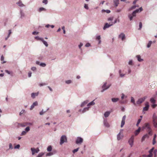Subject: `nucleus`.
<instances>
[{
    "label": "nucleus",
    "mask_w": 157,
    "mask_h": 157,
    "mask_svg": "<svg viewBox=\"0 0 157 157\" xmlns=\"http://www.w3.org/2000/svg\"><path fill=\"white\" fill-rule=\"evenodd\" d=\"M143 10L142 7L140 8L139 9H137L135 11H134L132 14H129L128 15V17L129 18L130 21H131L134 17L136 16V14L139 12H141Z\"/></svg>",
    "instance_id": "f257e3e1"
},
{
    "label": "nucleus",
    "mask_w": 157,
    "mask_h": 157,
    "mask_svg": "<svg viewBox=\"0 0 157 157\" xmlns=\"http://www.w3.org/2000/svg\"><path fill=\"white\" fill-rule=\"evenodd\" d=\"M60 144L61 145L64 142H67V140L66 136L65 135L62 136L60 138Z\"/></svg>",
    "instance_id": "f03ea898"
},
{
    "label": "nucleus",
    "mask_w": 157,
    "mask_h": 157,
    "mask_svg": "<svg viewBox=\"0 0 157 157\" xmlns=\"http://www.w3.org/2000/svg\"><path fill=\"white\" fill-rule=\"evenodd\" d=\"M95 104V103L94 102V100L89 103L88 105L87 106L88 107L85 108L83 110H82V112L83 113L85 112L86 111L88 110H89V108L90 107V106L91 105H93Z\"/></svg>",
    "instance_id": "7ed1b4c3"
},
{
    "label": "nucleus",
    "mask_w": 157,
    "mask_h": 157,
    "mask_svg": "<svg viewBox=\"0 0 157 157\" xmlns=\"http://www.w3.org/2000/svg\"><path fill=\"white\" fill-rule=\"evenodd\" d=\"M146 129L147 131H149L151 129L150 124L149 123H146L144 124V125L142 127V130Z\"/></svg>",
    "instance_id": "20e7f679"
},
{
    "label": "nucleus",
    "mask_w": 157,
    "mask_h": 157,
    "mask_svg": "<svg viewBox=\"0 0 157 157\" xmlns=\"http://www.w3.org/2000/svg\"><path fill=\"white\" fill-rule=\"evenodd\" d=\"M134 139V135H132L128 141V143L131 147H132L133 144Z\"/></svg>",
    "instance_id": "39448f33"
},
{
    "label": "nucleus",
    "mask_w": 157,
    "mask_h": 157,
    "mask_svg": "<svg viewBox=\"0 0 157 157\" xmlns=\"http://www.w3.org/2000/svg\"><path fill=\"white\" fill-rule=\"evenodd\" d=\"M147 98V96H144L143 98L139 99L138 101H136V103L139 105L141 104L145 101Z\"/></svg>",
    "instance_id": "423d86ee"
},
{
    "label": "nucleus",
    "mask_w": 157,
    "mask_h": 157,
    "mask_svg": "<svg viewBox=\"0 0 157 157\" xmlns=\"http://www.w3.org/2000/svg\"><path fill=\"white\" fill-rule=\"evenodd\" d=\"M31 150L32 152V155H34L35 153H37L39 151V149L38 148L35 149L34 148H31Z\"/></svg>",
    "instance_id": "0eeeda50"
},
{
    "label": "nucleus",
    "mask_w": 157,
    "mask_h": 157,
    "mask_svg": "<svg viewBox=\"0 0 157 157\" xmlns=\"http://www.w3.org/2000/svg\"><path fill=\"white\" fill-rule=\"evenodd\" d=\"M83 139L82 138L78 137L76 140V143L77 144H80L83 142Z\"/></svg>",
    "instance_id": "6e6552de"
},
{
    "label": "nucleus",
    "mask_w": 157,
    "mask_h": 157,
    "mask_svg": "<svg viewBox=\"0 0 157 157\" xmlns=\"http://www.w3.org/2000/svg\"><path fill=\"white\" fill-rule=\"evenodd\" d=\"M154 149V147L152 148L149 151V154L148 155H144V157H152L153 155L152 152H153Z\"/></svg>",
    "instance_id": "1a4fd4ad"
},
{
    "label": "nucleus",
    "mask_w": 157,
    "mask_h": 157,
    "mask_svg": "<svg viewBox=\"0 0 157 157\" xmlns=\"http://www.w3.org/2000/svg\"><path fill=\"white\" fill-rule=\"evenodd\" d=\"M118 38L121 39L122 41H123L125 39V35L124 33H122L119 35Z\"/></svg>",
    "instance_id": "9d476101"
},
{
    "label": "nucleus",
    "mask_w": 157,
    "mask_h": 157,
    "mask_svg": "<svg viewBox=\"0 0 157 157\" xmlns=\"http://www.w3.org/2000/svg\"><path fill=\"white\" fill-rule=\"evenodd\" d=\"M110 85H109L107 86L106 83H105L102 86V88L103 89V90L101 91V92H103L105 90L108 89L110 87Z\"/></svg>",
    "instance_id": "9b49d317"
},
{
    "label": "nucleus",
    "mask_w": 157,
    "mask_h": 157,
    "mask_svg": "<svg viewBox=\"0 0 157 157\" xmlns=\"http://www.w3.org/2000/svg\"><path fill=\"white\" fill-rule=\"evenodd\" d=\"M156 95H156H155L154 96V97L151 98L150 99V101L151 103H152L153 104H155L156 102V100H155V99L156 98Z\"/></svg>",
    "instance_id": "f8f14e48"
},
{
    "label": "nucleus",
    "mask_w": 157,
    "mask_h": 157,
    "mask_svg": "<svg viewBox=\"0 0 157 157\" xmlns=\"http://www.w3.org/2000/svg\"><path fill=\"white\" fill-rule=\"evenodd\" d=\"M145 106L143 110V111H147L149 108V103L148 102H147L145 104Z\"/></svg>",
    "instance_id": "ddd939ff"
},
{
    "label": "nucleus",
    "mask_w": 157,
    "mask_h": 157,
    "mask_svg": "<svg viewBox=\"0 0 157 157\" xmlns=\"http://www.w3.org/2000/svg\"><path fill=\"white\" fill-rule=\"evenodd\" d=\"M126 118V116H124L122 118L121 122V127H122L125 124V120Z\"/></svg>",
    "instance_id": "4468645a"
},
{
    "label": "nucleus",
    "mask_w": 157,
    "mask_h": 157,
    "mask_svg": "<svg viewBox=\"0 0 157 157\" xmlns=\"http://www.w3.org/2000/svg\"><path fill=\"white\" fill-rule=\"evenodd\" d=\"M113 25V23L111 24H109L108 23H106L105 24V25L103 27V29L105 30L106 29L109 28L111 26Z\"/></svg>",
    "instance_id": "2eb2a0df"
},
{
    "label": "nucleus",
    "mask_w": 157,
    "mask_h": 157,
    "mask_svg": "<svg viewBox=\"0 0 157 157\" xmlns=\"http://www.w3.org/2000/svg\"><path fill=\"white\" fill-rule=\"evenodd\" d=\"M123 137V135L121 134L120 132L117 135V139L118 140H119L122 139Z\"/></svg>",
    "instance_id": "dca6fc26"
},
{
    "label": "nucleus",
    "mask_w": 157,
    "mask_h": 157,
    "mask_svg": "<svg viewBox=\"0 0 157 157\" xmlns=\"http://www.w3.org/2000/svg\"><path fill=\"white\" fill-rule=\"evenodd\" d=\"M152 118L153 124H155V121L157 119V117L156 116L155 113H154L153 114Z\"/></svg>",
    "instance_id": "f3484780"
},
{
    "label": "nucleus",
    "mask_w": 157,
    "mask_h": 157,
    "mask_svg": "<svg viewBox=\"0 0 157 157\" xmlns=\"http://www.w3.org/2000/svg\"><path fill=\"white\" fill-rule=\"evenodd\" d=\"M104 125L107 127H109L110 125L109 123L106 120H105L104 121Z\"/></svg>",
    "instance_id": "a211bd4d"
},
{
    "label": "nucleus",
    "mask_w": 157,
    "mask_h": 157,
    "mask_svg": "<svg viewBox=\"0 0 157 157\" xmlns=\"http://www.w3.org/2000/svg\"><path fill=\"white\" fill-rule=\"evenodd\" d=\"M149 138V136L148 135L146 134L141 139V141L142 142L144 141L145 140V139L146 138Z\"/></svg>",
    "instance_id": "6ab92c4d"
},
{
    "label": "nucleus",
    "mask_w": 157,
    "mask_h": 157,
    "mask_svg": "<svg viewBox=\"0 0 157 157\" xmlns=\"http://www.w3.org/2000/svg\"><path fill=\"white\" fill-rule=\"evenodd\" d=\"M36 63L37 65H40L41 67H45L46 66L45 63H41L40 64V62L39 61H36Z\"/></svg>",
    "instance_id": "aec40b11"
},
{
    "label": "nucleus",
    "mask_w": 157,
    "mask_h": 157,
    "mask_svg": "<svg viewBox=\"0 0 157 157\" xmlns=\"http://www.w3.org/2000/svg\"><path fill=\"white\" fill-rule=\"evenodd\" d=\"M141 129V128L140 127H139L138 128V129L137 130H136L135 132V136H137V135L140 132V130Z\"/></svg>",
    "instance_id": "412c9836"
},
{
    "label": "nucleus",
    "mask_w": 157,
    "mask_h": 157,
    "mask_svg": "<svg viewBox=\"0 0 157 157\" xmlns=\"http://www.w3.org/2000/svg\"><path fill=\"white\" fill-rule=\"evenodd\" d=\"M139 62H141L143 60V59H142L141 58V57L140 55H137L136 56Z\"/></svg>",
    "instance_id": "4be33fe9"
},
{
    "label": "nucleus",
    "mask_w": 157,
    "mask_h": 157,
    "mask_svg": "<svg viewBox=\"0 0 157 157\" xmlns=\"http://www.w3.org/2000/svg\"><path fill=\"white\" fill-rule=\"evenodd\" d=\"M110 112L109 111H107L104 113V116L105 117H107L110 114Z\"/></svg>",
    "instance_id": "5701e85b"
},
{
    "label": "nucleus",
    "mask_w": 157,
    "mask_h": 157,
    "mask_svg": "<svg viewBox=\"0 0 157 157\" xmlns=\"http://www.w3.org/2000/svg\"><path fill=\"white\" fill-rule=\"evenodd\" d=\"M88 101L87 100L85 101L84 102H83L81 104V106L82 107L84 106L85 105L87 104L88 102Z\"/></svg>",
    "instance_id": "b1692460"
},
{
    "label": "nucleus",
    "mask_w": 157,
    "mask_h": 157,
    "mask_svg": "<svg viewBox=\"0 0 157 157\" xmlns=\"http://www.w3.org/2000/svg\"><path fill=\"white\" fill-rule=\"evenodd\" d=\"M17 4L20 6H24V5L22 3V2L20 1L18 2L17 3Z\"/></svg>",
    "instance_id": "393cba45"
},
{
    "label": "nucleus",
    "mask_w": 157,
    "mask_h": 157,
    "mask_svg": "<svg viewBox=\"0 0 157 157\" xmlns=\"http://www.w3.org/2000/svg\"><path fill=\"white\" fill-rule=\"evenodd\" d=\"M119 100L118 98H112V101L113 102H116Z\"/></svg>",
    "instance_id": "a878e982"
},
{
    "label": "nucleus",
    "mask_w": 157,
    "mask_h": 157,
    "mask_svg": "<svg viewBox=\"0 0 157 157\" xmlns=\"http://www.w3.org/2000/svg\"><path fill=\"white\" fill-rule=\"evenodd\" d=\"M119 0H114V2L116 6H117L119 4Z\"/></svg>",
    "instance_id": "bb28decb"
},
{
    "label": "nucleus",
    "mask_w": 157,
    "mask_h": 157,
    "mask_svg": "<svg viewBox=\"0 0 157 157\" xmlns=\"http://www.w3.org/2000/svg\"><path fill=\"white\" fill-rule=\"evenodd\" d=\"M131 102L132 103H133L134 105H136V104L135 103V102L134 99L133 97H131Z\"/></svg>",
    "instance_id": "cd10ccee"
},
{
    "label": "nucleus",
    "mask_w": 157,
    "mask_h": 157,
    "mask_svg": "<svg viewBox=\"0 0 157 157\" xmlns=\"http://www.w3.org/2000/svg\"><path fill=\"white\" fill-rule=\"evenodd\" d=\"M102 13H104V12H106L107 13H109L110 12V10H102L101 11Z\"/></svg>",
    "instance_id": "c85d7f7f"
},
{
    "label": "nucleus",
    "mask_w": 157,
    "mask_h": 157,
    "mask_svg": "<svg viewBox=\"0 0 157 157\" xmlns=\"http://www.w3.org/2000/svg\"><path fill=\"white\" fill-rule=\"evenodd\" d=\"M152 41H150L147 44V48H149L150 47L152 43Z\"/></svg>",
    "instance_id": "c756f323"
},
{
    "label": "nucleus",
    "mask_w": 157,
    "mask_h": 157,
    "mask_svg": "<svg viewBox=\"0 0 157 157\" xmlns=\"http://www.w3.org/2000/svg\"><path fill=\"white\" fill-rule=\"evenodd\" d=\"M47 151H50L52 150V147L51 146H48L47 149Z\"/></svg>",
    "instance_id": "7c9ffc66"
},
{
    "label": "nucleus",
    "mask_w": 157,
    "mask_h": 157,
    "mask_svg": "<svg viewBox=\"0 0 157 157\" xmlns=\"http://www.w3.org/2000/svg\"><path fill=\"white\" fill-rule=\"evenodd\" d=\"M41 41H42L43 44L46 46L47 47L48 45V44L47 42L44 40L43 39V40Z\"/></svg>",
    "instance_id": "2f4dec72"
},
{
    "label": "nucleus",
    "mask_w": 157,
    "mask_h": 157,
    "mask_svg": "<svg viewBox=\"0 0 157 157\" xmlns=\"http://www.w3.org/2000/svg\"><path fill=\"white\" fill-rule=\"evenodd\" d=\"M43 10H46V9L43 7H40L39 8V12H41Z\"/></svg>",
    "instance_id": "473e14b6"
},
{
    "label": "nucleus",
    "mask_w": 157,
    "mask_h": 157,
    "mask_svg": "<svg viewBox=\"0 0 157 157\" xmlns=\"http://www.w3.org/2000/svg\"><path fill=\"white\" fill-rule=\"evenodd\" d=\"M35 39L37 40H40L42 41L43 40V38L39 37L38 36H36L35 37Z\"/></svg>",
    "instance_id": "72a5a7b5"
},
{
    "label": "nucleus",
    "mask_w": 157,
    "mask_h": 157,
    "mask_svg": "<svg viewBox=\"0 0 157 157\" xmlns=\"http://www.w3.org/2000/svg\"><path fill=\"white\" fill-rule=\"evenodd\" d=\"M9 33L8 37L6 38V39H5L6 40H7L8 38L10 36V35L11 33V30H9Z\"/></svg>",
    "instance_id": "f704fd0d"
},
{
    "label": "nucleus",
    "mask_w": 157,
    "mask_h": 157,
    "mask_svg": "<svg viewBox=\"0 0 157 157\" xmlns=\"http://www.w3.org/2000/svg\"><path fill=\"white\" fill-rule=\"evenodd\" d=\"M147 132H148V134L150 135L151 136L152 135V131L151 129L149 131H147Z\"/></svg>",
    "instance_id": "c9c22d12"
},
{
    "label": "nucleus",
    "mask_w": 157,
    "mask_h": 157,
    "mask_svg": "<svg viewBox=\"0 0 157 157\" xmlns=\"http://www.w3.org/2000/svg\"><path fill=\"white\" fill-rule=\"evenodd\" d=\"M121 70H120L119 71V73L121 77H123L124 76L125 74H122L121 73Z\"/></svg>",
    "instance_id": "e433bc0d"
},
{
    "label": "nucleus",
    "mask_w": 157,
    "mask_h": 157,
    "mask_svg": "<svg viewBox=\"0 0 157 157\" xmlns=\"http://www.w3.org/2000/svg\"><path fill=\"white\" fill-rule=\"evenodd\" d=\"M141 119H139L138 120L137 122V124H136V126H138V125H139V124H140V123L141 122Z\"/></svg>",
    "instance_id": "4c0bfd02"
},
{
    "label": "nucleus",
    "mask_w": 157,
    "mask_h": 157,
    "mask_svg": "<svg viewBox=\"0 0 157 157\" xmlns=\"http://www.w3.org/2000/svg\"><path fill=\"white\" fill-rule=\"evenodd\" d=\"M44 154V153H40L37 156V157H42V156Z\"/></svg>",
    "instance_id": "58836bf2"
},
{
    "label": "nucleus",
    "mask_w": 157,
    "mask_h": 157,
    "mask_svg": "<svg viewBox=\"0 0 157 157\" xmlns=\"http://www.w3.org/2000/svg\"><path fill=\"white\" fill-rule=\"evenodd\" d=\"M100 38H101V37L100 36H97L96 37V39L97 40H99V43H100L101 42V40H100Z\"/></svg>",
    "instance_id": "ea45409f"
},
{
    "label": "nucleus",
    "mask_w": 157,
    "mask_h": 157,
    "mask_svg": "<svg viewBox=\"0 0 157 157\" xmlns=\"http://www.w3.org/2000/svg\"><path fill=\"white\" fill-rule=\"evenodd\" d=\"M53 155L52 153L49 152V153H47L46 154V156H51V155Z\"/></svg>",
    "instance_id": "a19ab883"
},
{
    "label": "nucleus",
    "mask_w": 157,
    "mask_h": 157,
    "mask_svg": "<svg viewBox=\"0 0 157 157\" xmlns=\"http://www.w3.org/2000/svg\"><path fill=\"white\" fill-rule=\"evenodd\" d=\"M142 23L141 22H140L139 23V30H140L142 27Z\"/></svg>",
    "instance_id": "79ce46f5"
},
{
    "label": "nucleus",
    "mask_w": 157,
    "mask_h": 157,
    "mask_svg": "<svg viewBox=\"0 0 157 157\" xmlns=\"http://www.w3.org/2000/svg\"><path fill=\"white\" fill-rule=\"evenodd\" d=\"M30 130V128H29V127L28 126V127H27L25 129V131L26 132H28Z\"/></svg>",
    "instance_id": "37998d69"
},
{
    "label": "nucleus",
    "mask_w": 157,
    "mask_h": 157,
    "mask_svg": "<svg viewBox=\"0 0 157 157\" xmlns=\"http://www.w3.org/2000/svg\"><path fill=\"white\" fill-rule=\"evenodd\" d=\"M136 7V6H132L131 8H130L129 10V11L131 10H132L133 9H134Z\"/></svg>",
    "instance_id": "c03bdc74"
},
{
    "label": "nucleus",
    "mask_w": 157,
    "mask_h": 157,
    "mask_svg": "<svg viewBox=\"0 0 157 157\" xmlns=\"http://www.w3.org/2000/svg\"><path fill=\"white\" fill-rule=\"evenodd\" d=\"M79 148H78L76 149H75L73 151V152L74 153H75V152H77L78 149H79Z\"/></svg>",
    "instance_id": "a18cd8bd"
},
{
    "label": "nucleus",
    "mask_w": 157,
    "mask_h": 157,
    "mask_svg": "<svg viewBox=\"0 0 157 157\" xmlns=\"http://www.w3.org/2000/svg\"><path fill=\"white\" fill-rule=\"evenodd\" d=\"M31 96L33 98H34L36 96L35 95L34 93H32L31 95Z\"/></svg>",
    "instance_id": "49530a36"
},
{
    "label": "nucleus",
    "mask_w": 157,
    "mask_h": 157,
    "mask_svg": "<svg viewBox=\"0 0 157 157\" xmlns=\"http://www.w3.org/2000/svg\"><path fill=\"white\" fill-rule=\"evenodd\" d=\"M65 82L66 83L68 84L71 83V80H68L66 81Z\"/></svg>",
    "instance_id": "de8ad7c7"
},
{
    "label": "nucleus",
    "mask_w": 157,
    "mask_h": 157,
    "mask_svg": "<svg viewBox=\"0 0 157 157\" xmlns=\"http://www.w3.org/2000/svg\"><path fill=\"white\" fill-rule=\"evenodd\" d=\"M20 147V145L19 144H17V145H16L14 147L15 149H19V147Z\"/></svg>",
    "instance_id": "09e8293b"
},
{
    "label": "nucleus",
    "mask_w": 157,
    "mask_h": 157,
    "mask_svg": "<svg viewBox=\"0 0 157 157\" xmlns=\"http://www.w3.org/2000/svg\"><path fill=\"white\" fill-rule=\"evenodd\" d=\"M84 7L85 9H86L87 10L89 8H88L87 5L86 4H85L84 5Z\"/></svg>",
    "instance_id": "8fccbe9b"
},
{
    "label": "nucleus",
    "mask_w": 157,
    "mask_h": 157,
    "mask_svg": "<svg viewBox=\"0 0 157 157\" xmlns=\"http://www.w3.org/2000/svg\"><path fill=\"white\" fill-rule=\"evenodd\" d=\"M157 152V150H155L154 151V154L155 157L156 156V153Z\"/></svg>",
    "instance_id": "3c124183"
},
{
    "label": "nucleus",
    "mask_w": 157,
    "mask_h": 157,
    "mask_svg": "<svg viewBox=\"0 0 157 157\" xmlns=\"http://www.w3.org/2000/svg\"><path fill=\"white\" fill-rule=\"evenodd\" d=\"M26 132L25 131H23L21 134V135H25L26 134Z\"/></svg>",
    "instance_id": "603ef678"
},
{
    "label": "nucleus",
    "mask_w": 157,
    "mask_h": 157,
    "mask_svg": "<svg viewBox=\"0 0 157 157\" xmlns=\"http://www.w3.org/2000/svg\"><path fill=\"white\" fill-rule=\"evenodd\" d=\"M156 106L157 105L155 104H153V105H151L152 107L153 108H155Z\"/></svg>",
    "instance_id": "864d4df0"
},
{
    "label": "nucleus",
    "mask_w": 157,
    "mask_h": 157,
    "mask_svg": "<svg viewBox=\"0 0 157 157\" xmlns=\"http://www.w3.org/2000/svg\"><path fill=\"white\" fill-rule=\"evenodd\" d=\"M34 106H36L37 105L38 103L37 101H36L33 103V104Z\"/></svg>",
    "instance_id": "5fc2aeb1"
},
{
    "label": "nucleus",
    "mask_w": 157,
    "mask_h": 157,
    "mask_svg": "<svg viewBox=\"0 0 157 157\" xmlns=\"http://www.w3.org/2000/svg\"><path fill=\"white\" fill-rule=\"evenodd\" d=\"M113 19V17H109V18L108 19V21H112Z\"/></svg>",
    "instance_id": "6e6d98bb"
},
{
    "label": "nucleus",
    "mask_w": 157,
    "mask_h": 157,
    "mask_svg": "<svg viewBox=\"0 0 157 157\" xmlns=\"http://www.w3.org/2000/svg\"><path fill=\"white\" fill-rule=\"evenodd\" d=\"M31 69L33 71H35L36 69V68L35 67H33L31 68Z\"/></svg>",
    "instance_id": "4d7b16f0"
},
{
    "label": "nucleus",
    "mask_w": 157,
    "mask_h": 157,
    "mask_svg": "<svg viewBox=\"0 0 157 157\" xmlns=\"http://www.w3.org/2000/svg\"><path fill=\"white\" fill-rule=\"evenodd\" d=\"M39 33L38 32H36V31H34V32H33V35H37Z\"/></svg>",
    "instance_id": "13d9d810"
},
{
    "label": "nucleus",
    "mask_w": 157,
    "mask_h": 157,
    "mask_svg": "<svg viewBox=\"0 0 157 157\" xmlns=\"http://www.w3.org/2000/svg\"><path fill=\"white\" fill-rule=\"evenodd\" d=\"M43 2L45 4H47L48 2L47 0H43Z\"/></svg>",
    "instance_id": "bf43d9fd"
},
{
    "label": "nucleus",
    "mask_w": 157,
    "mask_h": 157,
    "mask_svg": "<svg viewBox=\"0 0 157 157\" xmlns=\"http://www.w3.org/2000/svg\"><path fill=\"white\" fill-rule=\"evenodd\" d=\"M9 148L12 149H13V147L12 144H10L9 145Z\"/></svg>",
    "instance_id": "052dcab7"
},
{
    "label": "nucleus",
    "mask_w": 157,
    "mask_h": 157,
    "mask_svg": "<svg viewBox=\"0 0 157 157\" xmlns=\"http://www.w3.org/2000/svg\"><path fill=\"white\" fill-rule=\"evenodd\" d=\"M4 60V57L3 55H2L1 58V61H3Z\"/></svg>",
    "instance_id": "680f3d73"
},
{
    "label": "nucleus",
    "mask_w": 157,
    "mask_h": 157,
    "mask_svg": "<svg viewBox=\"0 0 157 157\" xmlns=\"http://www.w3.org/2000/svg\"><path fill=\"white\" fill-rule=\"evenodd\" d=\"M45 112H44L43 110H42L41 112L40 113V114L41 115H42L44 114Z\"/></svg>",
    "instance_id": "e2e57ef3"
},
{
    "label": "nucleus",
    "mask_w": 157,
    "mask_h": 157,
    "mask_svg": "<svg viewBox=\"0 0 157 157\" xmlns=\"http://www.w3.org/2000/svg\"><path fill=\"white\" fill-rule=\"evenodd\" d=\"M132 60H131L129 61L128 63L130 65H132Z\"/></svg>",
    "instance_id": "0e129e2a"
},
{
    "label": "nucleus",
    "mask_w": 157,
    "mask_h": 157,
    "mask_svg": "<svg viewBox=\"0 0 157 157\" xmlns=\"http://www.w3.org/2000/svg\"><path fill=\"white\" fill-rule=\"evenodd\" d=\"M82 45H83L82 44V43H80V44L78 46L79 48H81V47L82 46Z\"/></svg>",
    "instance_id": "69168bd1"
},
{
    "label": "nucleus",
    "mask_w": 157,
    "mask_h": 157,
    "mask_svg": "<svg viewBox=\"0 0 157 157\" xmlns=\"http://www.w3.org/2000/svg\"><path fill=\"white\" fill-rule=\"evenodd\" d=\"M34 106L33 105H32L31 106V108H30V110H32L34 108Z\"/></svg>",
    "instance_id": "338daca9"
},
{
    "label": "nucleus",
    "mask_w": 157,
    "mask_h": 157,
    "mask_svg": "<svg viewBox=\"0 0 157 157\" xmlns=\"http://www.w3.org/2000/svg\"><path fill=\"white\" fill-rule=\"evenodd\" d=\"M154 126L155 127H156L157 126V122H156V121H155V124H153Z\"/></svg>",
    "instance_id": "774afa93"
}]
</instances>
